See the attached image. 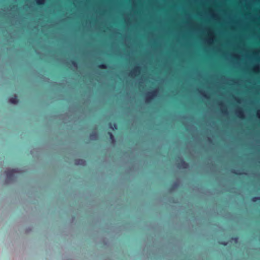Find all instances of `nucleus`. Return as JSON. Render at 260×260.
<instances>
[{
  "label": "nucleus",
  "mask_w": 260,
  "mask_h": 260,
  "mask_svg": "<svg viewBox=\"0 0 260 260\" xmlns=\"http://www.w3.org/2000/svg\"><path fill=\"white\" fill-rule=\"evenodd\" d=\"M222 112L225 113H226V111H222Z\"/></svg>",
  "instance_id": "nucleus-17"
},
{
  "label": "nucleus",
  "mask_w": 260,
  "mask_h": 260,
  "mask_svg": "<svg viewBox=\"0 0 260 260\" xmlns=\"http://www.w3.org/2000/svg\"><path fill=\"white\" fill-rule=\"evenodd\" d=\"M71 63H72V64H73L75 67L77 66V62L75 60H72Z\"/></svg>",
  "instance_id": "nucleus-14"
},
{
  "label": "nucleus",
  "mask_w": 260,
  "mask_h": 260,
  "mask_svg": "<svg viewBox=\"0 0 260 260\" xmlns=\"http://www.w3.org/2000/svg\"><path fill=\"white\" fill-rule=\"evenodd\" d=\"M140 68L139 66L136 67L132 71V74L140 73Z\"/></svg>",
  "instance_id": "nucleus-6"
},
{
  "label": "nucleus",
  "mask_w": 260,
  "mask_h": 260,
  "mask_svg": "<svg viewBox=\"0 0 260 260\" xmlns=\"http://www.w3.org/2000/svg\"><path fill=\"white\" fill-rule=\"evenodd\" d=\"M18 173V171L16 169L7 170L5 171L6 175L9 180H12L15 177V174Z\"/></svg>",
  "instance_id": "nucleus-1"
},
{
  "label": "nucleus",
  "mask_w": 260,
  "mask_h": 260,
  "mask_svg": "<svg viewBox=\"0 0 260 260\" xmlns=\"http://www.w3.org/2000/svg\"><path fill=\"white\" fill-rule=\"evenodd\" d=\"M237 113L238 114V116L241 118H243V113L242 111H237Z\"/></svg>",
  "instance_id": "nucleus-11"
},
{
  "label": "nucleus",
  "mask_w": 260,
  "mask_h": 260,
  "mask_svg": "<svg viewBox=\"0 0 260 260\" xmlns=\"http://www.w3.org/2000/svg\"><path fill=\"white\" fill-rule=\"evenodd\" d=\"M237 239H238L237 237H236V238H235V241H237Z\"/></svg>",
  "instance_id": "nucleus-18"
},
{
  "label": "nucleus",
  "mask_w": 260,
  "mask_h": 260,
  "mask_svg": "<svg viewBox=\"0 0 260 260\" xmlns=\"http://www.w3.org/2000/svg\"><path fill=\"white\" fill-rule=\"evenodd\" d=\"M98 67L100 69H105L107 68V65L105 63H102L98 66Z\"/></svg>",
  "instance_id": "nucleus-9"
},
{
  "label": "nucleus",
  "mask_w": 260,
  "mask_h": 260,
  "mask_svg": "<svg viewBox=\"0 0 260 260\" xmlns=\"http://www.w3.org/2000/svg\"><path fill=\"white\" fill-rule=\"evenodd\" d=\"M221 244H222L223 246H226L227 245V243L225 242L221 243Z\"/></svg>",
  "instance_id": "nucleus-16"
},
{
  "label": "nucleus",
  "mask_w": 260,
  "mask_h": 260,
  "mask_svg": "<svg viewBox=\"0 0 260 260\" xmlns=\"http://www.w3.org/2000/svg\"><path fill=\"white\" fill-rule=\"evenodd\" d=\"M84 161L82 159H78L76 160V164H82Z\"/></svg>",
  "instance_id": "nucleus-12"
},
{
  "label": "nucleus",
  "mask_w": 260,
  "mask_h": 260,
  "mask_svg": "<svg viewBox=\"0 0 260 260\" xmlns=\"http://www.w3.org/2000/svg\"><path fill=\"white\" fill-rule=\"evenodd\" d=\"M45 0H37L36 3L38 6H42L44 5Z\"/></svg>",
  "instance_id": "nucleus-7"
},
{
  "label": "nucleus",
  "mask_w": 260,
  "mask_h": 260,
  "mask_svg": "<svg viewBox=\"0 0 260 260\" xmlns=\"http://www.w3.org/2000/svg\"><path fill=\"white\" fill-rule=\"evenodd\" d=\"M251 201L253 202H256L257 201H260V197H253L252 198Z\"/></svg>",
  "instance_id": "nucleus-8"
},
{
  "label": "nucleus",
  "mask_w": 260,
  "mask_h": 260,
  "mask_svg": "<svg viewBox=\"0 0 260 260\" xmlns=\"http://www.w3.org/2000/svg\"><path fill=\"white\" fill-rule=\"evenodd\" d=\"M257 116L260 119V111H258L257 112Z\"/></svg>",
  "instance_id": "nucleus-15"
},
{
  "label": "nucleus",
  "mask_w": 260,
  "mask_h": 260,
  "mask_svg": "<svg viewBox=\"0 0 260 260\" xmlns=\"http://www.w3.org/2000/svg\"><path fill=\"white\" fill-rule=\"evenodd\" d=\"M9 101L12 104H17L18 102L17 95L15 94L10 97L9 99Z\"/></svg>",
  "instance_id": "nucleus-4"
},
{
  "label": "nucleus",
  "mask_w": 260,
  "mask_h": 260,
  "mask_svg": "<svg viewBox=\"0 0 260 260\" xmlns=\"http://www.w3.org/2000/svg\"><path fill=\"white\" fill-rule=\"evenodd\" d=\"M109 126L113 131L117 129V125L115 123L109 122Z\"/></svg>",
  "instance_id": "nucleus-5"
},
{
  "label": "nucleus",
  "mask_w": 260,
  "mask_h": 260,
  "mask_svg": "<svg viewBox=\"0 0 260 260\" xmlns=\"http://www.w3.org/2000/svg\"><path fill=\"white\" fill-rule=\"evenodd\" d=\"M177 166L180 168H182L183 169H186L188 167V164L184 160L181 159L178 163Z\"/></svg>",
  "instance_id": "nucleus-3"
},
{
  "label": "nucleus",
  "mask_w": 260,
  "mask_h": 260,
  "mask_svg": "<svg viewBox=\"0 0 260 260\" xmlns=\"http://www.w3.org/2000/svg\"><path fill=\"white\" fill-rule=\"evenodd\" d=\"M232 172L233 173H234V174H236V175H240V174H241V173H239V172H238V171H236V170H233L232 171Z\"/></svg>",
  "instance_id": "nucleus-13"
},
{
  "label": "nucleus",
  "mask_w": 260,
  "mask_h": 260,
  "mask_svg": "<svg viewBox=\"0 0 260 260\" xmlns=\"http://www.w3.org/2000/svg\"><path fill=\"white\" fill-rule=\"evenodd\" d=\"M156 91L153 90L151 92H149L147 94L146 96V101L147 102H149L151 100H152L156 95Z\"/></svg>",
  "instance_id": "nucleus-2"
},
{
  "label": "nucleus",
  "mask_w": 260,
  "mask_h": 260,
  "mask_svg": "<svg viewBox=\"0 0 260 260\" xmlns=\"http://www.w3.org/2000/svg\"><path fill=\"white\" fill-rule=\"evenodd\" d=\"M108 135L109 136L110 139L113 141H114V137L113 135V134L112 133V132H108Z\"/></svg>",
  "instance_id": "nucleus-10"
}]
</instances>
